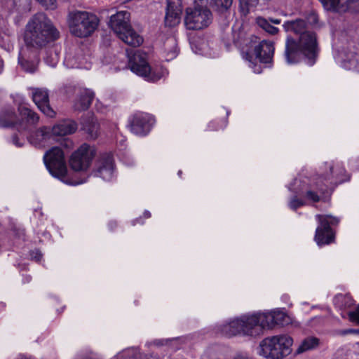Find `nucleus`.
Instances as JSON below:
<instances>
[{
	"label": "nucleus",
	"instance_id": "f257e3e1",
	"mask_svg": "<svg viewBox=\"0 0 359 359\" xmlns=\"http://www.w3.org/2000/svg\"><path fill=\"white\" fill-rule=\"evenodd\" d=\"M286 32L298 36L297 39L287 36L285 41V57L288 64L298 62L302 59L307 60L313 65L317 57L318 44L316 33L308 29L304 19L297 18L287 20L283 24Z\"/></svg>",
	"mask_w": 359,
	"mask_h": 359
},
{
	"label": "nucleus",
	"instance_id": "f03ea898",
	"mask_svg": "<svg viewBox=\"0 0 359 359\" xmlns=\"http://www.w3.org/2000/svg\"><path fill=\"white\" fill-rule=\"evenodd\" d=\"M60 32L53 22L43 13L34 15L25 26V46L41 50L59 39Z\"/></svg>",
	"mask_w": 359,
	"mask_h": 359
},
{
	"label": "nucleus",
	"instance_id": "7ed1b4c3",
	"mask_svg": "<svg viewBox=\"0 0 359 359\" xmlns=\"http://www.w3.org/2000/svg\"><path fill=\"white\" fill-rule=\"evenodd\" d=\"M13 102L18 107V115L10 107L3 109L0 111V127H13L19 132L27 131L38 123L39 117L27 107L22 95H16Z\"/></svg>",
	"mask_w": 359,
	"mask_h": 359
},
{
	"label": "nucleus",
	"instance_id": "20e7f679",
	"mask_svg": "<svg viewBox=\"0 0 359 359\" xmlns=\"http://www.w3.org/2000/svg\"><path fill=\"white\" fill-rule=\"evenodd\" d=\"M293 342L287 334L268 337L260 341L257 352L265 359H283L292 353Z\"/></svg>",
	"mask_w": 359,
	"mask_h": 359
},
{
	"label": "nucleus",
	"instance_id": "39448f33",
	"mask_svg": "<svg viewBox=\"0 0 359 359\" xmlns=\"http://www.w3.org/2000/svg\"><path fill=\"white\" fill-rule=\"evenodd\" d=\"M67 20L70 33L79 38L90 36L97 29L100 22L95 14L81 11L69 13Z\"/></svg>",
	"mask_w": 359,
	"mask_h": 359
},
{
	"label": "nucleus",
	"instance_id": "423d86ee",
	"mask_svg": "<svg viewBox=\"0 0 359 359\" xmlns=\"http://www.w3.org/2000/svg\"><path fill=\"white\" fill-rule=\"evenodd\" d=\"M130 15V13L126 11L116 13L111 16L109 26L124 43L136 47L142 43L143 39L131 28Z\"/></svg>",
	"mask_w": 359,
	"mask_h": 359
},
{
	"label": "nucleus",
	"instance_id": "0eeeda50",
	"mask_svg": "<svg viewBox=\"0 0 359 359\" xmlns=\"http://www.w3.org/2000/svg\"><path fill=\"white\" fill-rule=\"evenodd\" d=\"M348 178L346 176V170L340 162H326L320 168L314 179L315 186L322 193L325 189L322 187L324 185L328 187L329 185L341 183Z\"/></svg>",
	"mask_w": 359,
	"mask_h": 359
},
{
	"label": "nucleus",
	"instance_id": "6e6552de",
	"mask_svg": "<svg viewBox=\"0 0 359 359\" xmlns=\"http://www.w3.org/2000/svg\"><path fill=\"white\" fill-rule=\"evenodd\" d=\"M274 53L273 43L271 41H262L257 46H251L245 52H243V57L248 61L249 67L257 74L262 72V67L254 59L260 63H270Z\"/></svg>",
	"mask_w": 359,
	"mask_h": 359
},
{
	"label": "nucleus",
	"instance_id": "1a4fd4ad",
	"mask_svg": "<svg viewBox=\"0 0 359 359\" xmlns=\"http://www.w3.org/2000/svg\"><path fill=\"white\" fill-rule=\"evenodd\" d=\"M128 67L133 73L148 81H156L163 76V73H156L151 68L147 61V54L140 51L135 52L129 58Z\"/></svg>",
	"mask_w": 359,
	"mask_h": 359
},
{
	"label": "nucleus",
	"instance_id": "9d476101",
	"mask_svg": "<svg viewBox=\"0 0 359 359\" xmlns=\"http://www.w3.org/2000/svg\"><path fill=\"white\" fill-rule=\"evenodd\" d=\"M43 162L50 173L56 177L65 176L67 168L64 151L58 147H53L43 156Z\"/></svg>",
	"mask_w": 359,
	"mask_h": 359
},
{
	"label": "nucleus",
	"instance_id": "9b49d317",
	"mask_svg": "<svg viewBox=\"0 0 359 359\" xmlns=\"http://www.w3.org/2000/svg\"><path fill=\"white\" fill-rule=\"evenodd\" d=\"M96 149L88 144L81 145L71 156L69 165L74 171L87 170L96 156Z\"/></svg>",
	"mask_w": 359,
	"mask_h": 359
},
{
	"label": "nucleus",
	"instance_id": "f8f14e48",
	"mask_svg": "<svg viewBox=\"0 0 359 359\" xmlns=\"http://www.w3.org/2000/svg\"><path fill=\"white\" fill-rule=\"evenodd\" d=\"M316 217L320 223V225L316 230V242L318 245L330 243L334 239V233L331 226L337 225L339 222V219L330 215H317Z\"/></svg>",
	"mask_w": 359,
	"mask_h": 359
},
{
	"label": "nucleus",
	"instance_id": "ddd939ff",
	"mask_svg": "<svg viewBox=\"0 0 359 359\" xmlns=\"http://www.w3.org/2000/svg\"><path fill=\"white\" fill-rule=\"evenodd\" d=\"M39 62V50L25 46L20 52L18 63L21 68L29 73L34 72Z\"/></svg>",
	"mask_w": 359,
	"mask_h": 359
},
{
	"label": "nucleus",
	"instance_id": "4468645a",
	"mask_svg": "<svg viewBox=\"0 0 359 359\" xmlns=\"http://www.w3.org/2000/svg\"><path fill=\"white\" fill-rule=\"evenodd\" d=\"M153 123L154 118L151 116L138 112L135 114L130 121V130L137 135H146Z\"/></svg>",
	"mask_w": 359,
	"mask_h": 359
},
{
	"label": "nucleus",
	"instance_id": "2eb2a0df",
	"mask_svg": "<svg viewBox=\"0 0 359 359\" xmlns=\"http://www.w3.org/2000/svg\"><path fill=\"white\" fill-rule=\"evenodd\" d=\"M32 97L38 108L47 116L53 118L55 115V111L49 104L48 90L45 88H32Z\"/></svg>",
	"mask_w": 359,
	"mask_h": 359
},
{
	"label": "nucleus",
	"instance_id": "dca6fc26",
	"mask_svg": "<svg viewBox=\"0 0 359 359\" xmlns=\"http://www.w3.org/2000/svg\"><path fill=\"white\" fill-rule=\"evenodd\" d=\"M94 174L106 181L113 179L114 176V159L110 154H105L99 158Z\"/></svg>",
	"mask_w": 359,
	"mask_h": 359
},
{
	"label": "nucleus",
	"instance_id": "f3484780",
	"mask_svg": "<svg viewBox=\"0 0 359 359\" xmlns=\"http://www.w3.org/2000/svg\"><path fill=\"white\" fill-rule=\"evenodd\" d=\"M344 68L359 72V48L355 43H350L339 55Z\"/></svg>",
	"mask_w": 359,
	"mask_h": 359
},
{
	"label": "nucleus",
	"instance_id": "a211bd4d",
	"mask_svg": "<svg viewBox=\"0 0 359 359\" xmlns=\"http://www.w3.org/2000/svg\"><path fill=\"white\" fill-rule=\"evenodd\" d=\"M325 10L334 13H346L354 10L358 0H319Z\"/></svg>",
	"mask_w": 359,
	"mask_h": 359
},
{
	"label": "nucleus",
	"instance_id": "6ab92c4d",
	"mask_svg": "<svg viewBox=\"0 0 359 359\" xmlns=\"http://www.w3.org/2000/svg\"><path fill=\"white\" fill-rule=\"evenodd\" d=\"M182 6L179 0H168L165 24L168 27H174L180 22Z\"/></svg>",
	"mask_w": 359,
	"mask_h": 359
},
{
	"label": "nucleus",
	"instance_id": "aec40b11",
	"mask_svg": "<svg viewBox=\"0 0 359 359\" xmlns=\"http://www.w3.org/2000/svg\"><path fill=\"white\" fill-rule=\"evenodd\" d=\"M241 317L243 335L257 336L262 333L257 313Z\"/></svg>",
	"mask_w": 359,
	"mask_h": 359
},
{
	"label": "nucleus",
	"instance_id": "412c9836",
	"mask_svg": "<svg viewBox=\"0 0 359 359\" xmlns=\"http://www.w3.org/2000/svg\"><path fill=\"white\" fill-rule=\"evenodd\" d=\"M52 134L49 128L42 127L32 134L28 140L36 147H44L51 138Z\"/></svg>",
	"mask_w": 359,
	"mask_h": 359
},
{
	"label": "nucleus",
	"instance_id": "4be33fe9",
	"mask_svg": "<svg viewBox=\"0 0 359 359\" xmlns=\"http://www.w3.org/2000/svg\"><path fill=\"white\" fill-rule=\"evenodd\" d=\"M299 183H300V180L295 179L294 182L289 187V189L295 194V195L292 197L288 202L289 208L293 210H296L298 208L306 204L304 198H298V196H302L304 189L299 186Z\"/></svg>",
	"mask_w": 359,
	"mask_h": 359
},
{
	"label": "nucleus",
	"instance_id": "5701e85b",
	"mask_svg": "<svg viewBox=\"0 0 359 359\" xmlns=\"http://www.w3.org/2000/svg\"><path fill=\"white\" fill-rule=\"evenodd\" d=\"M242 325V317L241 316L220 325L218 329L222 334L230 337L238 334H243Z\"/></svg>",
	"mask_w": 359,
	"mask_h": 359
},
{
	"label": "nucleus",
	"instance_id": "b1692460",
	"mask_svg": "<svg viewBox=\"0 0 359 359\" xmlns=\"http://www.w3.org/2000/svg\"><path fill=\"white\" fill-rule=\"evenodd\" d=\"M77 129V124L72 120L61 121L52 128L54 135L64 136L74 133Z\"/></svg>",
	"mask_w": 359,
	"mask_h": 359
},
{
	"label": "nucleus",
	"instance_id": "393cba45",
	"mask_svg": "<svg viewBox=\"0 0 359 359\" xmlns=\"http://www.w3.org/2000/svg\"><path fill=\"white\" fill-rule=\"evenodd\" d=\"M93 97L94 93L91 90H83L81 92L79 99L74 104V108L79 111L87 109L90 105Z\"/></svg>",
	"mask_w": 359,
	"mask_h": 359
},
{
	"label": "nucleus",
	"instance_id": "a878e982",
	"mask_svg": "<svg viewBox=\"0 0 359 359\" xmlns=\"http://www.w3.org/2000/svg\"><path fill=\"white\" fill-rule=\"evenodd\" d=\"M163 50L165 57L167 61H170L175 58L179 52L176 39L173 37L168 38L164 43Z\"/></svg>",
	"mask_w": 359,
	"mask_h": 359
},
{
	"label": "nucleus",
	"instance_id": "bb28decb",
	"mask_svg": "<svg viewBox=\"0 0 359 359\" xmlns=\"http://www.w3.org/2000/svg\"><path fill=\"white\" fill-rule=\"evenodd\" d=\"M257 315L262 331L264 329H272L275 326L273 311L258 312Z\"/></svg>",
	"mask_w": 359,
	"mask_h": 359
},
{
	"label": "nucleus",
	"instance_id": "cd10ccee",
	"mask_svg": "<svg viewBox=\"0 0 359 359\" xmlns=\"http://www.w3.org/2000/svg\"><path fill=\"white\" fill-rule=\"evenodd\" d=\"M319 339L314 337H309L304 339L295 351V354H300L304 352L312 350L318 347Z\"/></svg>",
	"mask_w": 359,
	"mask_h": 359
},
{
	"label": "nucleus",
	"instance_id": "c85d7f7f",
	"mask_svg": "<svg viewBox=\"0 0 359 359\" xmlns=\"http://www.w3.org/2000/svg\"><path fill=\"white\" fill-rule=\"evenodd\" d=\"M83 60L84 58L81 55L74 56L69 53L65 56L64 63L68 68H88Z\"/></svg>",
	"mask_w": 359,
	"mask_h": 359
},
{
	"label": "nucleus",
	"instance_id": "c756f323",
	"mask_svg": "<svg viewBox=\"0 0 359 359\" xmlns=\"http://www.w3.org/2000/svg\"><path fill=\"white\" fill-rule=\"evenodd\" d=\"M118 359H125V358H133V359H158L156 356L150 355L149 358L144 356L142 358V355L137 348H127L117 355Z\"/></svg>",
	"mask_w": 359,
	"mask_h": 359
},
{
	"label": "nucleus",
	"instance_id": "7c9ffc66",
	"mask_svg": "<svg viewBox=\"0 0 359 359\" xmlns=\"http://www.w3.org/2000/svg\"><path fill=\"white\" fill-rule=\"evenodd\" d=\"M83 129L89 134L91 138H96L98 135L99 125L97 121L93 117L87 121L83 122Z\"/></svg>",
	"mask_w": 359,
	"mask_h": 359
},
{
	"label": "nucleus",
	"instance_id": "2f4dec72",
	"mask_svg": "<svg viewBox=\"0 0 359 359\" xmlns=\"http://www.w3.org/2000/svg\"><path fill=\"white\" fill-rule=\"evenodd\" d=\"M275 325L286 326L293 323V319L287 313L279 311L274 310Z\"/></svg>",
	"mask_w": 359,
	"mask_h": 359
},
{
	"label": "nucleus",
	"instance_id": "473e14b6",
	"mask_svg": "<svg viewBox=\"0 0 359 359\" xmlns=\"http://www.w3.org/2000/svg\"><path fill=\"white\" fill-rule=\"evenodd\" d=\"M43 60L47 65L54 67L59 61V55L55 48H51L46 50Z\"/></svg>",
	"mask_w": 359,
	"mask_h": 359
},
{
	"label": "nucleus",
	"instance_id": "72a5a7b5",
	"mask_svg": "<svg viewBox=\"0 0 359 359\" xmlns=\"http://www.w3.org/2000/svg\"><path fill=\"white\" fill-rule=\"evenodd\" d=\"M299 186L304 189L302 198H304L306 202V201H309L313 203H316L320 201V196H318V194L313 191V190L307 189L306 184L305 183L302 184V182L300 181V183H299Z\"/></svg>",
	"mask_w": 359,
	"mask_h": 359
},
{
	"label": "nucleus",
	"instance_id": "f704fd0d",
	"mask_svg": "<svg viewBox=\"0 0 359 359\" xmlns=\"http://www.w3.org/2000/svg\"><path fill=\"white\" fill-rule=\"evenodd\" d=\"M305 20L308 26V29H309V27L317 29L321 27V24L319 22L318 15L313 11L307 15Z\"/></svg>",
	"mask_w": 359,
	"mask_h": 359
},
{
	"label": "nucleus",
	"instance_id": "c9c22d12",
	"mask_svg": "<svg viewBox=\"0 0 359 359\" xmlns=\"http://www.w3.org/2000/svg\"><path fill=\"white\" fill-rule=\"evenodd\" d=\"M257 25L271 34H276L278 32V29L271 25L266 19L263 18H257Z\"/></svg>",
	"mask_w": 359,
	"mask_h": 359
},
{
	"label": "nucleus",
	"instance_id": "e433bc0d",
	"mask_svg": "<svg viewBox=\"0 0 359 359\" xmlns=\"http://www.w3.org/2000/svg\"><path fill=\"white\" fill-rule=\"evenodd\" d=\"M46 9L53 10L56 8V0H36Z\"/></svg>",
	"mask_w": 359,
	"mask_h": 359
},
{
	"label": "nucleus",
	"instance_id": "4c0bfd02",
	"mask_svg": "<svg viewBox=\"0 0 359 359\" xmlns=\"http://www.w3.org/2000/svg\"><path fill=\"white\" fill-rule=\"evenodd\" d=\"M232 2L233 0H216V5L220 6L222 11H226L231 7Z\"/></svg>",
	"mask_w": 359,
	"mask_h": 359
},
{
	"label": "nucleus",
	"instance_id": "58836bf2",
	"mask_svg": "<svg viewBox=\"0 0 359 359\" xmlns=\"http://www.w3.org/2000/svg\"><path fill=\"white\" fill-rule=\"evenodd\" d=\"M348 317L351 322L359 324V306L357 307L355 311L349 312Z\"/></svg>",
	"mask_w": 359,
	"mask_h": 359
},
{
	"label": "nucleus",
	"instance_id": "ea45409f",
	"mask_svg": "<svg viewBox=\"0 0 359 359\" xmlns=\"http://www.w3.org/2000/svg\"><path fill=\"white\" fill-rule=\"evenodd\" d=\"M168 342V339H156L151 344H154V346H163L166 344Z\"/></svg>",
	"mask_w": 359,
	"mask_h": 359
},
{
	"label": "nucleus",
	"instance_id": "a19ab883",
	"mask_svg": "<svg viewBox=\"0 0 359 359\" xmlns=\"http://www.w3.org/2000/svg\"><path fill=\"white\" fill-rule=\"evenodd\" d=\"M13 143L17 147H22L24 144V140H20V139L17 136H14L13 137Z\"/></svg>",
	"mask_w": 359,
	"mask_h": 359
},
{
	"label": "nucleus",
	"instance_id": "79ce46f5",
	"mask_svg": "<svg viewBox=\"0 0 359 359\" xmlns=\"http://www.w3.org/2000/svg\"><path fill=\"white\" fill-rule=\"evenodd\" d=\"M336 299L337 300H339V301H341V302H350L348 306H350L351 304H352V300L348 297H344L343 295H339V296H337L336 297Z\"/></svg>",
	"mask_w": 359,
	"mask_h": 359
},
{
	"label": "nucleus",
	"instance_id": "37998d69",
	"mask_svg": "<svg viewBox=\"0 0 359 359\" xmlns=\"http://www.w3.org/2000/svg\"><path fill=\"white\" fill-rule=\"evenodd\" d=\"M116 226V222L111 221L109 223V227L110 228L111 230H112L114 229V227H115Z\"/></svg>",
	"mask_w": 359,
	"mask_h": 359
},
{
	"label": "nucleus",
	"instance_id": "c03bdc74",
	"mask_svg": "<svg viewBox=\"0 0 359 359\" xmlns=\"http://www.w3.org/2000/svg\"><path fill=\"white\" fill-rule=\"evenodd\" d=\"M233 359H248V358L243 356L242 355H237L233 358Z\"/></svg>",
	"mask_w": 359,
	"mask_h": 359
},
{
	"label": "nucleus",
	"instance_id": "a18cd8bd",
	"mask_svg": "<svg viewBox=\"0 0 359 359\" xmlns=\"http://www.w3.org/2000/svg\"><path fill=\"white\" fill-rule=\"evenodd\" d=\"M4 70V61L0 58V74Z\"/></svg>",
	"mask_w": 359,
	"mask_h": 359
},
{
	"label": "nucleus",
	"instance_id": "49530a36",
	"mask_svg": "<svg viewBox=\"0 0 359 359\" xmlns=\"http://www.w3.org/2000/svg\"><path fill=\"white\" fill-rule=\"evenodd\" d=\"M271 22L274 24L278 25L280 23V20L278 19H273L271 20Z\"/></svg>",
	"mask_w": 359,
	"mask_h": 359
},
{
	"label": "nucleus",
	"instance_id": "de8ad7c7",
	"mask_svg": "<svg viewBox=\"0 0 359 359\" xmlns=\"http://www.w3.org/2000/svg\"><path fill=\"white\" fill-rule=\"evenodd\" d=\"M144 216L147 217V218H149L151 217V213L149 212V211H145L144 213Z\"/></svg>",
	"mask_w": 359,
	"mask_h": 359
},
{
	"label": "nucleus",
	"instance_id": "09e8293b",
	"mask_svg": "<svg viewBox=\"0 0 359 359\" xmlns=\"http://www.w3.org/2000/svg\"><path fill=\"white\" fill-rule=\"evenodd\" d=\"M35 253H36V256L35 257V258H36L38 260H39V259H40V258H41V255L38 251H36Z\"/></svg>",
	"mask_w": 359,
	"mask_h": 359
},
{
	"label": "nucleus",
	"instance_id": "8fccbe9b",
	"mask_svg": "<svg viewBox=\"0 0 359 359\" xmlns=\"http://www.w3.org/2000/svg\"><path fill=\"white\" fill-rule=\"evenodd\" d=\"M182 174V171L178 172V175H180Z\"/></svg>",
	"mask_w": 359,
	"mask_h": 359
},
{
	"label": "nucleus",
	"instance_id": "3c124183",
	"mask_svg": "<svg viewBox=\"0 0 359 359\" xmlns=\"http://www.w3.org/2000/svg\"><path fill=\"white\" fill-rule=\"evenodd\" d=\"M16 359H23V358L22 357H19V358H18Z\"/></svg>",
	"mask_w": 359,
	"mask_h": 359
}]
</instances>
